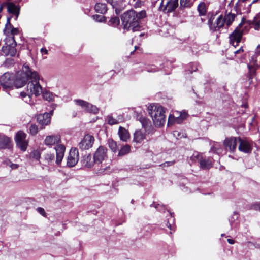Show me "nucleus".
Returning a JSON list of instances; mask_svg holds the SVG:
<instances>
[{"mask_svg":"<svg viewBox=\"0 0 260 260\" xmlns=\"http://www.w3.org/2000/svg\"><path fill=\"white\" fill-rule=\"evenodd\" d=\"M27 90L29 93H35L36 95L42 92V87L39 84V76L38 73L32 71L27 64H24L22 71L16 75L9 72L4 73L0 77V83L6 90L11 89L15 86L18 88L23 86L29 80Z\"/></svg>","mask_w":260,"mask_h":260,"instance_id":"1","label":"nucleus"},{"mask_svg":"<svg viewBox=\"0 0 260 260\" xmlns=\"http://www.w3.org/2000/svg\"><path fill=\"white\" fill-rule=\"evenodd\" d=\"M146 16L147 13L145 10L137 12L131 9L124 13L121 15V19L124 28L134 32L140 29L141 20Z\"/></svg>","mask_w":260,"mask_h":260,"instance_id":"2","label":"nucleus"},{"mask_svg":"<svg viewBox=\"0 0 260 260\" xmlns=\"http://www.w3.org/2000/svg\"><path fill=\"white\" fill-rule=\"evenodd\" d=\"M44 142L45 145L49 147L56 145L55 147L56 153V162L58 165L60 164L64 156L66 148L63 145L59 144L61 142L60 135H48L44 139Z\"/></svg>","mask_w":260,"mask_h":260,"instance_id":"3","label":"nucleus"},{"mask_svg":"<svg viewBox=\"0 0 260 260\" xmlns=\"http://www.w3.org/2000/svg\"><path fill=\"white\" fill-rule=\"evenodd\" d=\"M149 115L152 117L154 124L157 126H162L166 121L165 110L159 104H150L148 107Z\"/></svg>","mask_w":260,"mask_h":260,"instance_id":"4","label":"nucleus"},{"mask_svg":"<svg viewBox=\"0 0 260 260\" xmlns=\"http://www.w3.org/2000/svg\"><path fill=\"white\" fill-rule=\"evenodd\" d=\"M215 16H211L208 20V24L211 31L212 32L219 30L224 26V23L227 26H230L235 18L234 14L229 13L223 18L222 15H220L217 18L215 23H213Z\"/></svg>","mask_w":260,"mask_h":260,"instance_id":"5","label":"nucleus"},{"mask_svg":"<svg viewBox=\"0 0 260 260\" xmlns=\"http://www.w3.org/2000/svg\"><path fill=\"white\" fill-rule=\"evenodd\" d=\"M260 66V44L257 47L255 54L250 59L249 63L248 64L249 69L248 82L251 84L252 82V79L255 76V72L258 66Z\"/></svg>","mask_w":260,"mask_h":260,"instance_id":"6","label":"nucleus"},{"mask_svg":"<svg viewBox=\"0 0 260 260\" xmlns=\"http://www.w3.org/2000/svg\"><path fill=\"white\" fill-rule=\"evenodd\" d=\"M243 25L240 23L234 31L230 36V42L234 47H236L241 42L243 34Z\"/></svg>","mask_w":260,"mask_h":260,"instance_id":"7","label":"nucleus"},{"mask_svg":"<svg viewBox=\"0 0 260 260\" xmlns=\"http://www.w3.org/2000/svg\"><path fill=\"white\" fill-rule=\"evenodd\" d=\"M108 149L103 146H100L93 154V159L95 164H101L108 158Z\"/></svg>","mask_w":260,"mask_h":260,"instance_id":"8","label":"nucleus"},{"mask_svg":"<svg viewBox=\"0 0 260 260\" xmlns=\"http://www.w3.org/2000/svg\"><path fill=\"white\" fill-rule=\"evenodd\" d=\"M17 146L23 151L26 150L28 141L26 140V135L22 131L17 132L15 138Z\"/></svg>","mask_w":260,"mask_h":260,"instance_id":"9","label":"nucleus"},{"mask_svg":"<svg viewBox=\"0 0 260 260\" xmlns=\"http://www.w3.org/2000/svg\"><path fill=\"white\" fill-rule=\"evenodd\" d=\"M74 102L77 105L80 106L82 109L87 112L96 113L98 112V109L96 106L86 101L77 99L75 100Z\"/></svg>","mask_w":260,"mask_h":260,"instance_id":"10","label":"nucleus"},{"mask_svg":"<svg viewBox=\"0 0 260 260\" xmlns=\"http://www.w3.org/2000/svg\"><path fill=\"white\" fill-rule=\"evenodd\" d=\"M239 137L226 138L223 142L225 149L229 150L231 152H234L236 149L237 143L239 142Z\"/></svg>","mask_w":260,"mask_h":260,"instance_id":"11","label":"nucleus"},{"mask_svg":"<svg viewBox=\"0 0 260 260\" xmlns=\"http://www.w3.org/2000/svg\"><path fill=\"white\" fill-rule=\"evenodd\" d=\"M238 150L244 153H250L252 150V144L246 139L239 138Z\"/></svg>","mask_w":260,"mask_h":260,"instance_id":"12","label":"nucleus"},{"mask_svg":"<svg viewBox=\"0 0 260 260\" xmlns=\"http://www.w3.org/2000/svg\"><path fill=\"white\" fill-rule=\"evenodd\" d=\"M94 142V138L90 135H86L78 144L81 150H87L91 148Z\"/></svg>","mask_w":260,"mask_h":260,"instance_id":"13","label":"nucleus"},{"mask_svg":"<svg viewBox=\"0 0 260 260\" xmlns=\"http://www.w3.org/2000/svg\"><path fill=\"white\" fill-rule=\"evenodd\" d=\"M166 2L162 11L164 13H169L173 12L178 6V0H161L160 7Z\"/></svg>","mask_w":260,"mask_h":260,"instance_id":"14","label":"nucleus"},{"mask_svg":"<svg viewBox=\"0 0 260 260\" xmlns=\"http://www.w3.org/2000/svg\"><path fill=\"white\" fill-rule=\"evenodd\" d=\"M79 160V153L76 148H71L67 158V165L69 167L74 166Z\"/></svg>","mask_w":260,"mask_h":260,"instance_id":"15","label":"nucleus"},{"mask_svg":"<svg viewBox=\"0 0 260 260\" xmlns=\"http://www.w3.org/2000/svg\"><path fill=\"white\" fill-rule=\"evenodd\" d=\"M188 116L187 113L185 111L182 112L175 111L173 115H170L169 117L168 123L171 122L172 118H174V122L180 124Z\"/></svg>","mask_w":260,"mask_h":260,"instance_id":"16","label":"nucleus"},{"mask_svg":"<svg viewBox=\"0 0 260 260\" xmlns=\"http://www.w3.org/2000/svg\"><path fill=\"white\" fill-rule=\"evenodd\" d=\"M8 12L14 16V20H16L19 14L20 7L18 5L11 2L7 6Z\"/></svg>","mask_w":260,"mask_h":260,"instance_id":"17","label":"nucleus"},{"mask_svg":"<svg viewBox=\"0 0 260 260\" xmlns=\"http://www.w3.org/2000/svg\"><path fill=\"white\" fill-rule=\"evenodd\" d=\"M258 0H238V1L236 3L235 5V7L238 9L240 6L239 3L241 2V3L244 4V13H249L250 12V8L251 5L256 3Z\"/></svg>","mask_w":260,"mask_h":260,"instance_id":"18","label":"nucleus"},{"mask_svg":"<svg viewBox=\"0 0 260 260\" xmlns=\"http://www.w3.org/2000/svg\"><path fill=\"white\" fill-rule=\"evenodd\" d=\"M12 146L10 139L7 136L0 134V149L10 148Z\"/></svg>","mask_w":260,"mask_h":260,"instance_id":"19","label":"nucleus"},{"mask_svg":"<svg viewBox=\"0 0 260 260\" xmlns=\"http://www.w3.org/2000/svg\"><path fill=\"white\" fill-rule=\"evenodd\" d=\"M16 46L4 45L2 48V51L5 55L14 56L16 53Z\"/></svg>","mask_w":260,"mask_h":260,"instance_id":"20","label":"nucleus"},{"mask_svg":"<svg viewBox=\"0 0 260 260\" xmlns=\"http://www.w3.org/2000/svg\"><path fill=\"white\" fill-rule=\"evenodd\" d=\"M37 120L42 126L47 125L50 122V115L47 113H45L43 114H39L37 116Z\"/></svg>","mask_w":260,"mask_h":260,"instance_id":"21","label":"nucleus"},{"mask_svg":"<svg viewBox=\"0 0 260 260\" xmlns=\"http://www.w3.org/2000/svg\"><path fill=\"white\" fill-rule=\"evenodd\" d=\"M122 120V116L120 115H118L116 118H114L112 114H110L106 117L107 123L110 125L118 124Z\"/></svg>","mask_w":260,"mask_h":260,"instance_id":"22","label":"nucleus"},{"mask_svg":"<svg viewBox=\"0 0 260 260\" xmlns=\"http://www.w3.org/2000/svg\"><path fill=\"white\" fill-rule=\"evenodd\" d=\"M81 162L83 166L88 168L92 167L94 164H95L93 157L92 158L91 154L84 155L81 160Z\"/></svg>","mask_w":260,"mask_h":260,"instance_id":"23","label":"nucleus"},{"mask_svg":"<svg viewBox=\"0 0 260 260\" xmlns=\"http://www.w3.org/2000/svg\"><path fill=\"white\" fill-rule=\"evenodd\" d=\"M118 134L120 140L124 142H126L130 138L128 131L122 126L119 127Z\"/></svg>","mask_w":260,"mask_h":260,"instance_id":"24","label":"nucleus"},{"mask_svg":"<svg viewBox=\"0 0 260 260\" xmlns=\"http://www.w3.org/2000/svg\"><path fill=\"white\" fill-rule=\"evenodd\" d=\"M12 18L11 17H8L7 18V22L6 25V28L4 30L5 33L7 31L8 32H9V31H10V34L9 35H11L12 36L14 37V35H17L19 32V30L16 28L12 27V25L10 23V19Z\"/></svg>","mask_w":260,"mask_h":260,"instance_id":"25","label":"nucleus"},{"mask_svg":"<svg viewBox=\"0 0 260 260\" xmlns=\"http://www.w3.org/2000/svg\"><path fill=\"white\" fill-rule=\"evenodd\" d=\"M145 139V134L141 130H137L134 134V141L136 143H141Z\"/></svg>","mask_w":260,"mask_h":260,"instance_id":"26","label":"nucleus"},{"mask_svg":"<svg viewBox=\"0 0 260 260\" xmlns=\"http://www.w3.org/2000/svg\"><path fill=\"white\" fill-rule=\"evenodd\" d=\"M138 118L139 121L141 123L143 128H144L146 131H147L148 128L150 127L151 122L147 118L141 115L138 116Z\"/></svg>","mask_w":260,"mask_h":260,"instance_id":"27","label":"nucleus"},{"mask_svg":"<svg viewBox=\"0 0 260 260\" xmlns=\"http://www.w3.org/2000/svg\"><path fill=\"white\" fill-rule=\"evenodd\" d=\"M95 11L101 14H105L107 11V7L105 3H97L94 7Z\"/></svg>","mask_w":260,"mask_h":260,"instance_id":"28","label":"nucleus"},{"mask_svg":"<svg viewBox=\"0 0 260 260\" xmlns=\"http://www.w3.org/2000/svg\"><path fill=\"white\" fill-rule=\"evenodd\" d=\"M207 5L204 2L200 3L197 7V10L201 16H205L207 14Z\"/></svg>","mask_w":260,"mask_h":260,"instance_id":"29","label":"nucleus"},{"mask_svg":"<svg viewBox=\"0 0 260 260\" xmlns=\"http://www.w3.org/2000/svg\"><path fill=\"white\" fill-rule=\"evenodd\" d=\"M5 45H8V46H16V41L14 38L13 36H12L11 35H7L5 40Z\"/></svg>","mask_w":260,"mask_h":260,"instance_id":"30","label":"nucleus"},{"mask_svg":"<svg viewBox=\"0 0 260 260\" xmlns=\"http://www.w3.org/2000/svg\"><path fill=\"white\" fill-rule=\"evenodd\" d=\"M41 153L38 150H34L29 154V158L32 160L39 161Z\"/></svg>","mask_w":260,"mask_h":260,"instance_id":"31","label":"nucleus"},{"mask_svg":"<svg viewBox=\"0 0 260 260\" xmlns=\"http://www.w3.org/2000/svg\"><path fill=\"white\" fill-rule=\"evenodd\" d=\"M200 166L204 169H208L211 167L212 162L209 159H202L200 160Z\"/></svg>","mask_w":260,"mask_h":260,"instance_id":"32","label":"nucleus"},{"mask_svg":"<svg viewBox=\"0 0 260 260\" xmlns=\"http://www.w3.org/2000/svg\"><path fill=\"white\" fill-rule=\"evenodd\" d=\"M131 151V147L128 145H125L119 150L118 155L119 156H122L124 155L128 154Z\"/></svg>","mask_w":260,"mask_h":260,"instance_id":"33","label":"nucleus"},{"mask_svg":"<svg viewBox=\"0 0 260 260\" xmlns=\"http://www.w3.org/2000/svg\"><path fill=\"white\" fill-rule=\"evenodd\" d=\"M108 144L109 147L110 148V149L111 150V151L113 152H114V153L117 152L118 149H117V143L115 141H114L112 139H108Z\"/></svg>","mask_w":260,"mask_h":260,"instance_id":"34","label":"nucleus"},{"mask_svg":"<svg viewBox=\"0 0 260 260\" xmlns=\"http://www.w3.org/2000/svg\"><path fill=\"white\" fill-rule=\"evenodd\" d=\"M238 218V215L237 213L234 212L231 217L229 219V221L232 228H235L238 223L236 221Z\"/></svg>","mask_w":260,"mask_h":260,"instance_id":"35","label":"nucleus"},{"mask_svg":"<svg viewBox=\"0 0 260 260\" xmlns=\"http://www.w3.org/2000/svg\"><path fill=\"white\" fill-rule=\"evenodd\" d=\"M120 23V20L118 17L116 16H113L111 18V19L108 21V25L116 27L118 26Z\"/></svg>","mask_w":260,"mask_h":260,"instance_id":"36","label":"nucleus"},{"mask_svg":"<svg viewBox=\"0 0 260 260\" xmlns=\"http://www.w3.org/2000/svg\"><path fill=\"white\" fill-rule=\"evenodd\" d=\"M42 91L38 95H36L35 93H29L28 92V90L27 89V92H21L20 93V96L23 99L24 98H26L27 96H28V100H25V102H28V101H30V99L31 98V96L34 94L36 96H39L41 93H42Z\"/></svg>","mask_w":260,"mask_h":260,"instance_id":"37","label":"nucleus"},{"mask_svg":"<svg viewBox=\"0 0 260 260\" xmlns=\"http://www.w3.org/2000/svg\"><path fill=\"white\" fill-rule=\"evenodd\" d=\"M92 17L94 20L98 22H103L106 20V17L103 15L96 14L92 15Z\"/></svg>","mask_w":260,"mask_h":260,"instance_id":"38","label":"nucleus"},{"mask_svg":"<svg viewBox=\"0 0 260 260\" xmlns=\"http://www.w3.org/2000/svg\"><path fill=\"white\" fill-rule=\"evenodd\" d=\"M202 159L203 158L202 156L198 152L194 153L193 155L190 157L191 160L193 162L198 161L199 163L200 162V160Z\"/></svg>","mask_w":260,"mask_h":260,"instance_id":"39","label":"nucleus"},{"mask_svg":"<svg viewBox=\"0 0 260 260\" xmlns=\"http://www.w3.org/2000/svg\"><path fill=\"white\" fill-rule=\"evenodd\" d=\"M54 153H47L44 155V159L45 160H46L47 162H49L52 161L54 159Z\"/></svg>","mask_w":260,"mask_h":260,"instance_id":"40","label":"nucleus"},{"mask_svg":"<svg viewBox=\"0 0 260 260\" xmlns=\"http://www.w3.org/2000/svg\"><path fill=\"white\" fill-rule=\"evenodd\" d=\"M254 28L258 30L260 27V18H258V15L254 18L253 21Z\"/></svg>","mask_w":260,"mask_h":260,"instance_id":"41","label":"nucleus"},{"mask_svg":"<svg viewBox=\"0 0 260 260\" xmlns=\"http://www.w3.org/2000/svg\"><path fill=\"white\" fill-rule=\"evenodd\" d=\"M30 133L32 135H35L38 132V126L35 124H31L29 127Z\"/></svg>","mask_w":260,"mask_h":260,"instance_id":"42","label":"nucleus"},{"mask_svg":"<svg viewBox=\"0 0 260 260\" xmlns=\"http://www.w3.org/2000/svg\"><path fill=\"white\" fill-rule=\"evenodd\" d=\"M151 206L154 207L156 209L160 211H162L165 210V207L163 205H160L159 204H157L155 203H153L151 205Z\"/></svg>","mask_w":260,"mask_h":260,"instance_id":"43","label":"nucleus"},{"mask_svg":"<svg viewBox=\"0 0 260 260\" xmlns=\"http://www.w3.org/2000/svg\"><path fill=\"white\" fill-rule=\"evenodd\" d=\"M180 3L182 7H189L190 6V0H180Z\"/></svg>","mask_w":260,"mask_h":260,"instance_id":"44","label":"nucleus"},{"mask_svg":"<svg viewBox=\"0 0 260 260\" xmlns=\"http://www.w3.org/2000/svg\"><path fill=\"white\" fill-rule=\"evenodd\" d=\"M250 209L255 211H260V203H256L251 205Z\"/></svg>","mask_w":260,"mask_h":260,"instance_id":"45","label":"nucleus"},{"mask_svg":"<svg viewBox=\"0 0 260 260\" xmlns=\"http://www.w3.org/2000/svg\"><path fill=\"white\" fill-rule=\"evenodd\" d=\"M146 70L148 72H155L157 71V69L155 66L152 65L147 67Z\"/></svg>","mask_w":260,"mask_h":260,"instance_id":"46","label":"nucleus"},{"mask_svg":"<svg viewBox=\"0 0 260 260\" xmlns=\"http://www.w3.org/2000/svg\"><path fill=\"white\" fill-rule=\"evenodd\" d=\"M43 97L46 100L50 101L52 99V95L49 92H46L43 93Z\"/></svg>","mask_w":260,"mask_h":260,"instance_id":"47","label":"nucleus"},{"mask_svg":"<svg viewBox=\"0 0 260 260\" xmlns=\"http://www.w3.org/2000/svg\"><path fill=\"white\" fill-rule=\"evenodd\" d=\"M211 150L214 152V153H220L221 152V149H218V148H217L215 146H214L212 149H211Z\"/></svg>","mask_w":260,"mask_h":260,"instance_id":"48","label":"nucleus"},{"mask_svg":"<svg viewBox=\"0 0 260 260\" xmlns=\"http://www.w3.org/2000/svg\"><path fill=\"white\" fill-rule=\"evenodd\" d=\"M37 211L42 215L45 216V212L43 208L41 207H39L37 209Z\"/></svg>","mask_w":260,"mask_h":260,"instance_id":"49","label":"nucleus"},{"mask_svg":"<svg viewBox=\"0 0 260 260\" xmlns=\"http://www.w3.org/2000/svg\"><path fill=\"white\" fill-rule=\"evenodd\" d=\"M10 167L12 168V169H16L18 167V165L15 164H11Z\"/></svg>","mask_w":260,"mask_h":260,"instance_id":"50","label":"nucleus"},{"mask_svg":"<svg viewBox=\"0 0 260 260\" xmlns=\"http://www.w3.org/2000/svg\"><path fill=\"white\" fill-rule=\"evenodd\" d=\"M41 52L42 54H48V50L45 48H42L41 49Z\"/></svg>","mask_w":260,"mask_h":260,"instance_id":"51","label":"nucleus"},{"mask_svg":"<svg viewBox=\"0 0 260 260\" xmlns=\"http://www.w3.org/2000/svg\"><path fill=\"white\" fill-rule=\"evenodd\" d=\"M174 163V161H167L166 162L164 163V166H170V165H173V164Z\"/></svg>","mask_w":260,"mask_h":260,"instance_id":"52","label":"nucleus"},{"mask_svg":"<svg viewBox=\"0 0 260 260\" xmlns=\"http://www.w3.org/2000/svg\"><path fill=\"white\" fill-rule=\"evenodd\" d=\"M243 50L242 49V47H240V48L239 50L235 51L234 52V53L235 54H237L240 53V52H243Z\"/></svg>","mask_w":260,"mask_h":260,"instance_id":"53","label":"nucleus"},{"mask_svg":"<svg viewBox=\"0 0 260 260\" xmlns=\"http://www.w3.org/2000/svg\"><path fill=\"white\" fill-rule=\"evenodd\" d=\"M167 226L171 230L174 231V227L171 225L170 223L168 222L167 223Z\"/></svg>","mask_w":260,"mask_h":260,"instance_id":"54","label":"nucleus"},{"mask_svg":"<svg viewBox=\"0 0 260 260\" xmlns=\"http://www.w3.org/2000/svg\"><path fill=\"white\" fill-rule=\"evenodd\" d=\"M107 2L112 6H113L115 3L114 0H107Z\"/></svg>","mask_w":260,"mask_h":260,"instance_id":"55","label":"nucleus"},{"mask_svg":"<svg viewBox=\"0 0 260 260\" xmlns=\"http://www.w3.org/2000/svg\"><path fill=\"white\" fill-rule=\"evenodd\" d=\"M228 242H229V243L231 244H233L234 243V240H233V239H228Z\"/></svg>","mask_w":260,"mask_h":260,"instance_id":"56","label":"nucleus"},{"mask_svg":"<svg viewBox=\"0 0 260 260\" xmlns=\"http://www.w3.org/2000/svg\"><path fill=\"white\" fill-rule=\"evenodd\" d=\"M115 12H116V14L118 15L120 14V10H119L118 9H116Z\"/></svg>","mask_w":260,"mask_h":260,"instance_id":"57","label":"nucleus"},{"mask_svg":"<svg viewBox=\"0 0 260 260\" xmlns=\"http://www.w3.org/2000/svg\"><path fill=\"white\" fill-rule=\"evenodd\" d=\"M197 70V68L196 67H195V69H192V70H191L190 71V72L192 73L193 71H196Z\"/></svg>","mask_w":260,"mask_h":260,"instance_id":"58","label":"nucleus"},{"mask_svg":"<svg viewBox=\"0 0 260 260\" xmlns=\"http://www.w3.org/2000/svg\"><path fill=\"white\" fill-rule=\"evenodd\" d=\"M201 20H202V22H204V21H205V20L204 18H201Z\"/></svg>","mask_w":260,"mask_h":260,"instance_id":"59","label":"nucleus"},{"mask_svg":"<svg viewBox=\"0 0 260 260\" xmlns=\"http://www.w3.org/2000/svg\"><path fill=\"white\" fill-rule=\"evenodd\" d=\"M138 48H139V47H138L135 46V50H137V49H138Z\"/></svg>","mask_w":260,"mask_h":260,"instance_id":"60","label":"nucleus"}]
</instances>
